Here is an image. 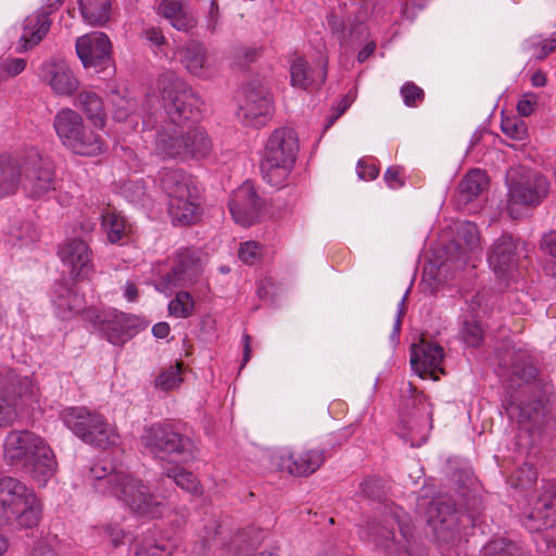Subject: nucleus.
Returning a JSON list of instances; mask_svg holds the SVG:
<instances>
[{"mask_svg": "<svg viewBox=\"0 0 556 556\" xmlns=\"http://www.w3.org/2000/svg\"><path fill=\"white\" fill-rule=\"evenodd\" d=\"M164 109L170 123L156 132L154 151L166 160H204L213 151V142L202 127L189 128L184 131L180 124L195 122L202 117V100L193 92L186 81L173 72H165L157 79Z\"/></svg>", "mask_w": 556, "mask_h": 556, "instance_id": "f257e3e1", "label": "nucleus"}, {"mask_svg": "<svg viewBox=\"0 0 556 556\" xmlns=\"http://www.w3.org/2000/svg\"><path fill=\"white\" fill-rule=\"evenodd\" d=\"M89 479L98 493L123 501L138 515L155 518L161 514L163 502L141 480L124 469L94 465L90 468Z\"/></svg>", "mask_w": 556, "mask_h": 556, "instance_id": "f03ea898", "label": "nucleus"}, {"mask_svg": "<svg viewBox=\"0 0 556 556\" xmlns=\"http://www.w3.org/2000/svg\"><path fill=\"white\" fill-rule=\"evenodd\" d=\"M3 452L9 464L21 467L38 486H45L56 471L53 451L31 431H10L4 439Z\"/></svg>", "mask_w": 556, "mask_h": 556, "instance_id": "7ed1b4c3", "label": "nucleus"}, {"mask_svg": "<svg viewBox=\"0 0 556 556\" xmlns=\"http://www.w3.org/2000/svg\"><path fill=\"white\" fill-rule=\"evenodd\" d=\"M157 182L167 198V211L174 224L187 226L201 219V195L191 175L181 168L166 167L159 172Z\"/></svg>", "mask_w": 556, "mask_h": 556, "instance_id": "20e7f679", "label": "nucleus"}, {"mask_svg": "<svg viewBox=\"0 0 556 556\" xmlns=\"http://www.w3.org/2000/svg\"><path fill=\"white\" fill-rule=\"evenodd\" d=\"M299 152V140L291 128L275 129L268 137L262 161L264 179L273 187L283 186L290 176Z\"/></svg>", "mask_w": 556, "mask_h": 556, "instance_id": "39448f33", "label": "nucleus"}, {"mask_svg": "<svg viewBox=\"0 0 556 556\" xmlns=\"http://www.w3.org/2000/svg\"><path fill=\"white\" fill-rule=\"evenodd\" d=\"M0 518L33 528L41 518V504L35 492L18 479L0 477Z\"/></svg>", "mask_w": 556, "mask_h": 556, "instance_id": "423d86ee", "label": "nucleus"}, {"mask_svg": "<svg viewBox=\"0 0 556 556\" xmlns=\"http://www.w3.org/2000/svg\"><path fill=\"white\" fill-rule=\"evenodd\" d=\"M36 383L14 370L0 375V427L13 425L27 408L39 403Z\"/></svg>", "mask_w": 556, "mask_h": 556, "instance_id": "0eeeda50", "label": "nucleus"}, {"mask_svg": "<svg viewBox=\"0 0 556 556\" xmlns=\"http://www.w3.org/2000/svg\"><path fill=\"white\" fill-rule=\"evenodd\" d=\"M61 419L87 444L106 448L118 443L119 435L115 427L97 412L86 407H67L61 412Z\"/></svg>", "mask_w": 556, "mask_h": 556, "instance_id": "6e6552de", "label": "nucleus"}, {"mask_svg": "<svg viewBox=\"0 0 556 556\" xmlns=\"http://www.w3.org/2000/svg\"><path fill=\"white\" fill-rule=\"evenodd\" d=\"M369 535L377 546L397 556H425L408 518H402L397 511L386 517L382 522L372 523Z\"/></svg>", "mask_w": 556, "mask_h": 556, "instance_id": "1a4fd4ad", "label": "nucleus"}, {"mask_svg": "<svg viewBox=\"0 0 556 556\" xmlns=\"http://www.w3.org/2000/svg\"><path fill=\"white\" fill-rule=\"evenodd\" d=\"M144 448L161 462L180 464L193 458V442L168 425H153L142 438Z\"/></svg>", "mask_w": 556, "mask_h": 556, "instance_id": "9d476101", "label": "nucleus"}, {"mask_svg": "<svg viewBox=\"0 0 556 556\" xmlns=\"http://www.w3.org/2000/svg\"><path fill=\"white\" fill-rule=\"evenodd\" d=\"M548 180L538 172H523L509 184L507 212L513 219H519L529 207L539 205L547 195Z\"/></svg>", "mask_w": 556, "mask_h": 556, "instance_id": "9b49d317", "label": "nucleus"}, {"mask_svg": "<svg viewBox=\"0 0 556 556\" xmlns=\"http://www.w3.org/2000/svg\"><path fill=\"white\" fill-rule=\"evenodd\" d=\"M428 523L437 539L442 543H452L460 536L459 511L451 496L433 498L427 509Z\"/></svg>", "mask_w": 556, "mask_h": 556, "instance_id": "f8f14e48", "label": "nucleus"}, {"mask_svg": "<svg viewBox=\"0 0 556 556\" xmlns=\"http://www.w3.org/2000/svg\"><path fill=\"white\" fill-rule=\"evenodd\" d=\"M23 187L28 197L39 199L55 190L56 179L49 161L36 151H30L23 159Z\"/></svg>", "mask_w": 556, "mask_h": 556, "instance_id": "ddd939ff", "label": "nucleus"}, {"mask_svg": "<svg viewBox=\"0 0 556 556\" xmlns=\"http://www.w3.org/2000/svg\"><path fill=\"white\" fill-rule=\"evenodd\" d=\"M326 459V448L305 446L281 451L278 455L277 465L282 471L294 477H307L317 471Z\"/></svg>", "mask_w": 556, "mask_h": 556, "instance_id": "4468645a", "label": "nucleus"}, {"mask_svg": "<svg viewBox=\"0 0 556 556\" xmlns=\"http://www.w3.org/2000/svg\"><path fill=\"white\" fill-rule=\"evenodd\" d=\"M443 359L444 349L437 342L421 338L410 348L412 368L422 379L439 380L438 374H444Z\"/></svg>", "mask_w": 556, "mask_h": 556, "instance_id": "2eb2a0df", "label": "nucleus"}, {"mask_svg": "<svg viewBox=\"0 0 556 556\" xmlns=\"http://www.w3.org/2000/svg\"><path fill=\"white\" fill-rule=\"evenodd\" d=\"M201 273L199 252L194 249L180 250L170 273L162 279L160 290L165 292L170 288L190 287L198 281Z\"/></svg>", "mask_w": 556, "mask_h": 556, "instance_id": "dca6fc26", "label": "nucleus"}, {"mask_svg": "<svg viewBox=\"0 0 556 556\" xmlns=\"http://www.w3.org/2000/svg\"><path fill=\"white\" fill-rule=\"evenodd\" d=\"M480 250V233L477 226L468 220L456 225V237L447 248V258L441 267L453 266L454 269L464 268L469 262V253Z\"/></svg>", "mask_w": 556, "mask_h": 556, "instance_id": "f3484780", "label": "nucleus"}, {"mask_svg": "<svg viewBox=\"0 0 556 556\" xmlns=\"http://www.w3.org/2000/svg\"><path fill=\"white\" fill-rule=\"evenodd\" d=\"M59 256L67 267L71 278L78 282L89 280L94 273L89 245L79 239H73L60 247Z\"/></svg>", "mask_w": 556, "mask_h": 556, "instance_id": "a211bd4d", "label": "nucleus"}, {"mask_svg": "<svg viewBox=\"0 0 556 556\" xmlns=\"http://www.w3.org/2000/svg\"><path fill=\"white\" fill-rule=\"evenodd\" d=\"M518 245L519 241L508 235L501 236L492 244L488 261L498 278H509L517 270L520 260Z\"/></svg>", "mask_w": 556, "mask_h": 556, "instance_id": "6ab92c4d", "label": "nucleus"}, {"mask_svg": "<svg viewBox=\"0 0 556 556\" xmlns=\"http://www.w3.org/2000/svg\"><path fill=\"white\" fill-rule=\"evenodd\" d=\"M76 52L85 67L101 71L110 62L111 41L103 33L87 34L77 39Z\"/></svg>", "mask_w": 556, "mask_h": 556, "instance_id": "aec40b11", "label": "nucleus"}, {"mask_svg": "<svg viewBox=\"0 0 556 556\" xmlns=\"http://www.w3.org/2000/svg\"><path fill=\"white\" fill-rule=\"evenodd\" d=\"M542 490L543 493L535 501L531 511L523 521L530 531H541L551 528L556 521V482H544Z\"/></svg>", "mask_w": 556, "mask_h": 556, "instance_id": "412c9836", "label": "nucleus"}, {"mask_svg": "<svg viewBox=\"0 0 556 556\" xmlns=\"http://www.w3.org/2000/svg\"><path fill=\"white\" fill-rule=\"evenodd\" d=\"M228 206L233 220L243 227H249L258 216L261 199L253 185L247 181L233 191Z\"/></svg>", "mask_w": 556, "mask_h": 556, "instance_id": "4be33fe9", "label": "nucleus"}, {"mask_svg": "<svg viewBox=\"0 0 556 556\" xmlns=\"http://www.w3.org/2000/svg\"><path fill=\"white\" fill-rule=\"evenodd\" d=\"M40 80L47 84L59 96H71L77 90L79 81L63 60H49L38 72Z\"/></svg>", "mask_w": 556, "mask_h": 556, "instance_id": "5701e85b", "label": "nucleus"}, {"mask_svg": "<svg viewBox=\"0 0 556 556\" xmlns=\"http://www.w3.org/2000/svg\"><path fill=\"white\" fill-rule=\"evenodd\" d=\"M274 111L273 99L265 87L251 88L239 108V116L253 127L264 126Z\"/></svg>", "mask_w": 556, "mask_h": 556, "instance_id": "b1692460", "label": "nucleus"}, {"mask_svg": "<svg viewBox=\"0 0 556 556\" xmlns=\"http://www.w3.org/2000/svg\"><path fill=\"white\" fill-rule=\"evenodd\" d=\"M144 327V323L139 317L125 313H113L101 321V331L114 345L124 344Z\"/></svg>", "mask_w": 556, "mask_h": 556, "instance_id": "393cba45", "label": "nucleus"}, {"mask_svg": "<svg viewBox=\"0 0 556 556\" xmlns=\"http://www.w3.org/2000/svg\"><path fill=\"white\" fill-rule=\"evenodd\" d=\"M49 12L45 10L29 14L23 23V31L17 43V52H26L36 47L49 33L51 27Z\"/></svg>", "mask_w": 556, "mask_h": 556, "instance_id": "a878e982", "label": "nucleus"}, {"mask_svg": "<svg viewBox=\"0 0 556 556\" xmlns=\"http://www.w3.org/2000/svg\"><path fill=\"white\" fill-rule=\"evenodd\" d=\"M155 12L178 31H189L197 25V18L188 10L184 0H161Z\"/></svg>", "mask_w": 556, "mask_h": 556, "instance_id": "bb28decb", "label": "nucleus"}, {"mask_svg": "<svg viewBox=\"0 0 556 556\" xmlns=\"http://www.w3.org/2000/svg\"><path fill=\"white\" fill-rule=\"evenodd\" d=\"M291 85L301 89L321 86L327 77L326 62H321L320 68H311L307 61L295 59L290 67Z\"/></svg>", "mask_w": 556, "mask_h": 556, "instance_id": "cd10ccee", "label": "nucleus"}, {"mask_svg": "<svg viewBox=\"0 0 556 556\" xmlns=\"http://www.w3.org/2000/svg\"><path fill=\"white\" fill-rule=\"evenodd\" d=\"M85 127L83 117L73 109L60 110L53 118V128L64 147L75 142L73 140L79 135V131Z\"/></svg>", "mask_w": 556, "mask_h": 556, "instance_id": "c85d7f7f", "label": "nucleus"}, {"mask_svg": "<svg viewBox=\"0 0 556 556\" xmlns=\"http://www.w3.org/2000/svg\"><path fill=\"white\" fill-rule=\"evenodd\" d=\"M102 228L104 229L108 240L115 243H126L131 240L134 228L130 223L119 213L108 208L102 215Z\"/></svg>", "mask_w": 556, "mask_h": 556, "instance_id": "c756f323", "label": "nucleus"}, {"mask_svg": "<svg viewBox=\"0 0 556 556\" xmlns=\"http://www.w3.org/2000/svg\"><path fill=\"white\" fill-rule=\"evenodd\" d=\"M489 186L485 172L472 169L468 172L458 185L457 203L466 205L477 199Z\"/></svg>", "mask_w": 556, "mask_h": 556, "instance_id": "7c9ffc66", "label": "nucleus"}, {"mask_svg": "<svg viewBox=\"0 0 556 556\" xmlns=\"http://www.w3.org/2000/svg\"><path fill=\"white\" fill-rule=\"evenodd\" d=\"M23 175V161L12 155H0V197L16 191Z\"/></svg>", "mask_w": 556, "mask_h": 556, "instance_id": "2f4dec72", "label": "nucleus"}, {"mask_svg": "<svg viewBox=\"0 0 556 556\" xmlns=\"http://www.w3.org/2000/svg\"><path fill=\"white\" fill-rule=\"evenodd\" d=\"M73 140H75L76 144L71 142L66 148L78 155L96 156L106 150L102 136L86 125Z\"/></svg>", "mask_w": 556, "mask_h": 556, "instance_id": "473e14b6", "label": "nucleus"}, {"mask_svg": "<svg viewBox=\"0 0 556 556\" xmlns=\"http://www.w3.org/2000/svg\"><path fill=\"white\" fill-rule=\"evenodd\" d=\"M75 105L85 113L96 127L103 128L105 126L106 111L98 93L91 90L79 92Z\"/></svg>", "mask_w": 556, "mask_h": 556, "instance_id": "72a5a7b5", "label": "nucleus"}, {"mask_svg": "<svg viewBox=\"0 0 556 556\" xmlns=\"http://www.w3.org/2000/svg\"><path fill=\"white\" fill-rule=\"evenodd\" d=\"M180 62L187 71L202 77L205 74L206 49L197 41H190L179 50Z\"/></svg>", "mask_w": 556, "mask_h": 556, "instance_id": "f704fd0d", "label": "nucleus"}, {"mask_svg": "<svg viewBox=\"0 0 556 556\" xmlns=\"http://www.w3.org/2000/svg\"><path fill=\"white\" fill-rule=\"evenodd\" d=\"M54 304L63 319L84 311L85 301L81 295L67 287H60V294L54 299Z\"/></svg>", "mask_w": 556, "mask_h": 556, "instance_id": "c9c22d12", "label": "nucleus"}, {"mask_svg": "<svg viewBox=\"0 0 556 556\" xmlns=\"http://www.w3.org/2000/svg\"><path fill=\"white\" fill-rule=\"evenodd\" d=\"M175 547L170 540L156 538L154 533H150L138 544L136 556H170Z\"/></svg>", "mask_w": 556, "mask_h": 556, "instance_id": "e433bc0d", "label": "nucleus"}, {"mask_svg": "<svg viewBox=\"0 0 556 556\" xmlns=\"http://www.w3.org/2000/svg\"><path fill=\"white\" fill-rule=\"evenodd\" d=\"M84 20L90 25H103L109 21L111 0H79Z\"/></svg>", "mask_w": 556, "mask_h": 556, "instance_id": "4c0bfd02", "label": "nucleus"}, {"mask_svg": "<svg viewBox=\"0 0 556 556\" xmlns=\"http://www.w3.org/2000/svg\"><path fill=\"white\" fill-rule=\"evenodd\" d=\"M167 477L173 479L179 488L189 493H202L201 484L191 471L180 467H174L167 470Z\"/></svg>", "mask_w": 556, "mask_h": 556, "instance_id": "58836bf2", "label": "nucleus"}, {"mask_svg": "<svg viewBox=\"0 0 556 556\" xmlns=\"http://www.w3.org/2000/svg\"><path fill=\"white\" fill-rule=\"evenodd\" d=\"M194 301L189 292L179 291L168 303V312L176 318H187L192 315Z\"/></svg>", "mask_w": 556, "mask_h": 556, "instance_id": "ea45409f", "label": "nucleus"}, {"mask_svg": "<svg viewBox=\"0 0 556 556\" xmlns=\"http://www.w3.org/2000/svg\"><path fill=\"white\" fill-rule=\"evenodd\" d=\"M538 480L536 468L529 463H525L518 467L509 477L508 482L516 489H529Z\"/></svg>", "mask_w": 556, "mask_h": 556, "instance_id": "a19ab883", "label": "nucleus"}, {"mask_svg": "<svg viewBox=\"0 0 556 556\" xmlns=\"http://www.w3.org/2000/svg\"><path fill=\"white\" fill-rule=\"evenodd\" d=\"M523 47L533 58L542 60L556 49V37L541 39L534 36L527 39Z\"/></svg>", "mask_w": 556, "mask_h": 556, "instance_id": "79ce46f5", "label": "nucleus"}, {"mask_svg": "<svg viewBox=\"0 0 556 556\" xmlns=\"http://www.w3.org/2000/svg\"><path fill=\"white\" fill-rule=\"evenodd\" d=\"M182 363L176 362L174 366L162 371L155 379V386L164 391L177 388L181 382Z\"/></svg>", "mask_w": 556, "mask_h": 556, "instance_id": "37998d69", "label": "nucleus"}, {"mask_svg": "<svg viewBox=\"0 0 556 556\" xmlns=\"http://www.w3.org/2000/svg\"><path fill=\"white\" fill-rule=\"evenodd\" d=\"M460 333L467 345L478 346L483 340L484 330L478 320L472 319L464 321Z\"/></svg>", "mask_w": 556, "mask_h": 556, "instance_id": "c03bdc74", "label": "nucleus"}, {"mask_svg": "<svg viewBox=\"0 0 556 556\" xmlns=\"http://www.w3.org/2000/svg\"><path fill=\"white\" fill-rule=\"evenodd\" d=\"M517 546L506 541L498 539L488 543L482 552V556H516Z\"/></svg>", "mask_w": 556, "mask_h": 556, "instance_id": "a18cd8bd", "label": "nucleus"}, {"mask_svg": "<svg viewBox=\"0 0 556 556\" xmlns=\"http://www.w3.org/2000/svg\"><path fill=\"white\" fill-rule=\"evenodd\" d=\"M507 410L510 418H516L521 426H525L528 421L536 424L542 415L536 406L533 408V415L530 414L527 407L515 404H510Z\"/></svg>", "mask_w": 556, "mask_h": 556, "instance_id": "49530a36", "label": "nucleus"}, {"mask_svg": "<svg viewBox=\"0 0 556 556\" xmlns=\"http://www.w3.org/2000/svg\"><path fill=\"white\" fill-rule=\"evenodd\" d=\"M502 130L514 140H522L527 136V126L525 122L516 117L503 119Z\"/></svg>", "mask_w": 556, "mask_h": 556, "instance_id": "de8ad7c7", "label": "nucleus"}, {"mask_svg": "<svg viewBox=\"0 0 556 556\" xmlns=\"http://www.w3.org/2000/svg\"><path fill=\"white\" fill-rule=\"evenodd\" d=\"M27 65V61L22 58H11L0 64V79H8L21 74Z\"/></svg>", "mask_w": 556, "mask_h": 556, "instance_id": "09e8293b", "label": "nucleus"}, {"mask_svg": "<svg viewBox=\"0 0 556 556\" xmlns=\"http://www.w3.org/2000/svg\"><path fill=\"white\" fill-rule=\"evenodd\" d=\"M401 96L407 106H417L422 102L425 92L415 83L407 81L401 88Z\"/></svg>", "mask_w": 556, "mask_h": 556, "instance_id": "8fccbe9b", "label": "nucleus"}, {"mask_svg": "<svg viewBox=\"0 0 556 556\" xmlns=\"http://www.w3.org/2000/svg\"><path fill=\"white\" fill-rule=\"evenodd\" d=\"M262 247L256 241H247L241 244L239 258L245 264L253 265L261 260Z\"/></svg>", "mask_w": 556, "mask_h": 556, "instance_id": "3c124183", "label": "nucleus"}, {"mask_svg": "<svg viewBox=\"0 0 556 556\" xmlns=\"http://www.w3.org/2000/svg\"><path fill=\"white\" fill-rule=\"evenodd\" d=\"M357 175L363 180H374L379 175V167L374 159L364 157L357 162Z\"/></svg>", "mask_w": 556, "mask_h": 556, "instance_id": "603ef678", "label": "nucleus"}, {"mask_svg": "<svg viewBox=\"0 0 556 556\" xmlns=\"http://www.w3.org/2000/svg\"><path fill=\"white\" fill-rule=\"evenodd\" d=\"M538 103L539 97L535 93H525L517 103V112L520 116L528 117L535 112Z\"/></svg>", "mask_w": 556, "mask_h": 556, "instance_id": "864d4df0", "label": "nucleus"}, {"mask_svg": "<svg viewBox=\"0 0 556 556\" xmlns=\"http://www.w3.org/2000/svg\"><path fill=\"white\" fill-rule=\"evenodd\" d=\"M387 186L391 189H400L405 185L404 168L401 166H390L383 176Z\"/></svg>", "mask_w": 556, "mask_h": 556, "instance_id": "5fc2aeb1", "label": "nucleus"}, {"mask_svg": "<svg viewBox=\"0 0 556 556\" xmlns=\"http://www.w3.org/2000/svg\"><path fill=\"white\" fill-rule=\"evenodd\" d=\"M424 415L425 416H424L422 424L416 422L415 419L404 421V428L408 430L406 435H410V444L412 445H414V441L416 439L414 435V432H417L418 434H420L419 439H424V437L426 435V432L428 431V428H430V425H429V415L430 414L425 413Z\"/></svg>", "mask_w": 556, "mask_h": 556, "instance_id": "6e6d98bb", "label": "nucleus"}, {"mask_svg": "<svg viewBox=\"0 0 556 556\" xmlns=\"http://www.w3.org/2000/svg\"><path fill=\"white\" fill-rule=\"evenodd\" d=\"M141 38L149 41L153 47H162L166 43V38L160 27L149 26L141 31Z\"/></svg>", "mask_w": 556, "mask_h": 556, "instance_id": "4d7b16f0", "label": "nucleus"}, {"mask_svg": "<svg viewBox=\"0 0 556 556\" xmlns=\"http://www.w3.org/2000/svg\"><path fill=\"white\" fill-rule=\"evenodd\" d=\"M353 100H354V94H352V92H349L341 99V101L338 104V108L330 115L328 123L326 125V128H329V127H331V125H333V123L350 108Z\"/></svg>", "mask_w": 556, "mask_h": 556, "instance_id": "13d9d810", "label": "nucleus"}, {"mask_svg": "<svg viewBox=\"0 0 556 556\" xmlns=\"http://www.w3.org/2000/svg\"><path fill=\"white\" fill-rule=\"evenodd\" d=\"M361 491L364 496L369 498H379L380 497V486L379 481L377 479H366L359 484Z\"/></svg>", "mask_w": 556, "mask_h": 556, "instance_id": "bf43d9fd", "label": "nucleus"}, {"mask_svg": "<svg viewBox=\"0 0 556 556\" xmlns=\"http://www.w3.org/2000/svg\"><path fill=\"white\" fill-rule=\"evenodd\" d=\"M541 249L556 258V230H552L542 237Z\"/></svg>", "mask_w": 556, "mask_h": 556, "instance_id": "052dcab7", "label": "nucleus"}, {"mask_svg": "<svg viewBox=\"0 0 556 556\" xmlns=\"http://www.w3.org/2000/svg\"><path fill=\"white\" fill-rule=\"evenodd\" d=\"M29 556H56L54 549L46 543H38Z\"/></svg>", "mask_w": 556, "mask_h": 556, "instance_id": "680f3d73", "label": "nucleus"}, {"mask_svg": "<svg viewBox=\"0 0 556 556\" xmlns=\"http://www.w3.org/2000/svg\"><path fill=\"white\" fill-rule=\"evenodd\" d=\"M170 328L167 323H157L152 328V333L159 338L164 339L169 334Z\"/></svg>", "mask_w": 556, "mask_h": 556, "instance_id": "e2e57ef3", "label": "nucleus"}, {"mask_svg": "<svg viewBox=\"0 0 556 556\" xmlns=\"http://www.w3.org/2000/svg\"><path fill=\"white\" fill-rule=\"evenodd\" d=\"M242 341H243L242 363H243V365H245L250 361L251 355H252V349H251L252 338H251L250 334L244 333L243 337H242Z\"/></svg>", "mask_w": 556, "mask_h": 556, "instance_id": "0e129e2a", "label": "nucleus"}, {"mask_svg": "<svg viewBox=\"0 0 556 556\" xmlns=\"http://www.w3.org/2000/svg\"><path fill=\"white\" fill-rule=\"evenodd\" d=\"M124 295H125V298L129 302L137 301V299H138V288H137V286L134 282L128 281L126 283V286H125Z\"/></svg>", "mask_w": 556, "mask_h": 556, "instance_id": "69168bd1", "label": "nucleus"}, {"mask_svg": "<svg viewBox=\"0 0 556 556\" xmlns=\"http://www.w3.org/2000/svg\"><path fill=\"white\" fill-rule=\"evenodd\" d=\"M376 45L374 42L367 43L357 54L358 62H365L375 51Z\"/></svg>", "mask_w": 556, "mask_h": 556, "instance_id": "338daca9", "label": "nucleus"}, {"mask_svg": "<svg viewBox=\"0 0 556 556\" xmlns=\"http://www.w3.org/2000/svg\"><path fill=\"white\" fill-rule=\"evenodd\" d=\"M546 84V74L542 71H536L531 76V85L533 87H543Z\"/></svg>", "mask_w": 556, "mask_h": 556, "instance_id": "774afa93", "label": "nucleus"}]
</instances>
